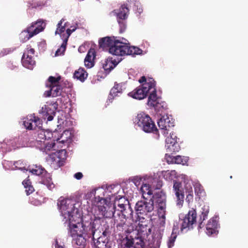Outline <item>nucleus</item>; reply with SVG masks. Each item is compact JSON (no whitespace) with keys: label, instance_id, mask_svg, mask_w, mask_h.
Listing matches in <instances>:
<instances>
[{"label":"nucleus","instance_id":"f257e3e1","mask_svg":"<svg viewBox=\"0 0 248 248\" xmlns=\"http://www.w3.org/2000/svg\"><path fill=\"white\" fill-rule=\"evenodd\" d=\"M139 223L136 233L127 235L122 241L124 248H143L147 246L150 248H158L161 244L162 235L160 232L151 234L152 227L150 225Z\"/></svg>","mask_w":248,"mask_h":248},{"label":"nucleus","instance_id":"f03ea898","mask_svg":"<svg viewBox=\"0 0 248 248\" xmlns=\"http://www.w3.org/2000/svg\"><path fill=\"white\" fill-rule=\"evenodd\" d=\"M99 46L103 50L108 51L110 54L118 56H134L142 52V50L139 47L130 46L117 39L114 36H107L100 39Z\"/></svg>","mask_w":248,"mask_h":248},{"label":"nucleus","instance_id":"7ed1b4c3","mask_svg":"<svg viewBox=\"0 0 248 248\" xmlns=\"http://www.w3.org/2000/svg\"><path fill=\"white\" fill-rule=\"evenodd\" d=\"M111 186L94 188V207L97 214L103 216L106 212L108 202L107 198L110 196L108 193H111Z\"/></svg>","mask_w":248,"mask_h":248},{"label":"nucleus","instance_id":"20e7f679","mask_svg":"<svg viewBox=\"0 0 248 248\" xmlns=\"http://www.w3.org/2000/svg\"><path fill=\"white\" fill-rule=\"evenodd\" d=\"M135 122L146 133H158V130L154 122L148 114L143 112L138 114Z\"/></svg>","mask_w":248,"mask_h":248},{"label":"nucleus","instance_id":"39448f33","mask_svg":"<svg viewBox=\"0 0 248 248\" xmlns=\"http://www.w3.org/2000/svg\"><path fill=\"white\" fill-rule=\"evenodd\" d=\"M138 215V219L139 221V223L144 224L145 221L146 224H148V221L145 220L143 217H140V215H146L147 213H150L154 210V204H153V201L152 199H150L149 202L146 201H138L135 206Z\"/></svg>","mask_w":248,"mask_h":248},{"label":"nucleus","instance_id":"423d86ee","mask_svg":"<svg viewBox=\"0 0 248 248\" xmlns=\"http://www.w3.org/2000/svg\"><path fill=\"white\" fill-rule=\"evenodd\" d=\"M155 86V82L153 78H149L148 82L138 86L128 95L136 99L141 100L145 98L149 91Z\"/></svg>","mask_w":248,"mask_h":248},{"label":"nucleus","instance_id":"0eeeda50","mask_svg":"<svg viewBox=\"0 0 248 248\" xmlns=\"http://www.w3.org/2000/svg\"><path fill=\"white\" fill-rule=\"evenodd\" d=\"M45 27V23L42 20H38L32 23L20 34V38L22 42H25L30 38L43 31Z\"/></svg>","mask_w":248,"mask_h":248},{"label":"nucleus","instance_id":"6e6552de","mask_svg":"<svg viewBox=\"0 0 248 248\" xmlns=\"http://www.w3.org/2000/svg\"><path fill=\"white\" fill-rule=\"evenodd\" d=\"M150 199H153V203L155 202L156 204L159 217L165 220L166 208L165 193L162 191L156 192L152 196Z\"/></svg>","mask_w":248,"mask_h":248},{"label":"nucleus","instance_id":"1a4fd4ad","mask_svg":"<svg viewBox=\"0 0 248 248\" xmlns=\"http://www.w3.org/2000/svg\"><path fill=\"white\" fill-rule=\"evenodd\" d=\"M133 211L132 209L131 206L129 205L127 206L125 208H124V209H122V211H112V208H110V210L108 209V211H107L103 216H105L106 218L113 217L114 220L118 222V218L122 219L124 220H126L127 218H130L133 219Z\"/></svg>","mask_w":248,"mask_h":248},{"label":"nucleus","instance_id":"9d476101","mask_svg":"<svg viewBox=\"0 0 248 248\" xmlns=\"http://www.w3.org/2000/svg\"><path fill=\"white\" fill-rule=\"evenodd\" d=\"M117 219L118 222L115 220V222L117 223L114 230L115 233L121 236L122 238L124 236H126L127 235H131V234L134 235L136 233V231H135L134 227L132 223L128 224L126 223V220L118 218Z\"/></svg>","mask_w":248,"mask_h":248},{"label":"nucleus","instance_id":"9b49d317","mask_svg":"<svg viewBox=\"0 0 248 248\" xmlns=\"http://www.w3.org/2000/svg\"><path fill=\"white\" fill-rule=\"evenodd\" d=\"M196 218L197 213L196 209L192 208L186 215L184 219L182 220L181 231L186 232L188 230L192 229L193 224L196 222Z\"/></svg>","mask_w":248,"mask_h":248},{"label":"nucleus","instance_id":"f8f14e48","mask_svg":"<svg viewBox=\"0 0 248 248\" xmlns=\"http://www.w3.org/2000/svg\"><path fill=\"white\" fill-rule=\"evenodd\" d=\"M161 132L164 135L168 134L170 128L174 126V120L168 115L161 116L157 122Z\"/></svg>","mask_w":248,"mask_h":248},{"label":"nucleus","instance_id":"ddd939ff","mask_svg":"<svg viewBox=\"0 0 248 248\" xmlns=\"http://www.w3.org/2000/svg\"><path fill=\"white\" fill-rule=\"evenodd\" d=\"M63 218L65 222L68 221V225L70 224L83 223L81 214L77 208H75L72 211H69L64 213Z\"/></svg>","mask_w":248,"mask_h":248},{"label":"nucleus","instance_id":"4468645a","mask_svg":"<svg viewBox=\"0 0 248 248\" xmlns=\"http://www.w3.org/2000/svg\"><path fill=\"white\" fill-rule=\"evenodd\" d=\"M68 226V234L72 238L83 235L88 231V227H86L83 223L70 224V225Z\"/></svg>","mask_w":248,"mask_h":248},{"label":"nucleus","instance_id":"2eb2a0df","mask_svg":"<svg viewBox=\"0 0 248 248\" xmlns=\"http://www.w3.org/2000/svg\"><path fill=\"white\" fill-rule=\"evenodd\" d=\"M35 50L33 48H27L25 50L22 57V63L23 65L28 69H32L33 66L35 64L33 56L34 54Z\"/></svg>","mask_w":248,"mask_h":248},{"label":"nucleus","instance_id":"dca6fc26","mask_svg":"<svg viewBox=\"0 0 248 248\" xmlns=\"http://www.w3.org/2000/svg\"><path fill=\"white\" fill-rule=\"evenodd\" d=\"M129 205L128 200L124 197L122 196L119 198L116 197L115 198L113 205H112L111 204L107 202V208L105 211L106 212L107 211H108V209L110 210V208H112V211L115 212L117 211H122V209H124V208H125Z\"/></svg>","mask_w":248,"mask_h":248},{"label":"nucleus","instance_id":"f3484780","mask_svg":"<svg viewBox=\"0 0 248 248\" xmlns=\"http://www.w3.org/2000/svg\"><path fill=\"white\" fill-rule=\"evenodd\" d=\"M177 138L173 132L170 133V135L166 139V147L170 152L176 153L180 150L179 144L177 141Z\"/></svg>","mask_w":248,"mask_h":248},{"label":"nucleus","instance_id":"a211bd4d","mask_svg":"<svg viewBox=\"0 0 248 248\" xmlns=\"http://www.w3.org/2000/svg\"><path fill=\"white\" fill-rule=\"evenodd\" d=\"M125 89V83L115 82L114 86L110 91L107 102L108 101L109 103H111L116 97L120 96Z\"/></svg>","mask_w":248,"mask_h":248},{"label":"nucleus","instance_id":"6ab92c4d","mask_svg":"<svg viewBox=\"0 0 248 248\" xmlns=\"http://www.w3.org/2000/svg\"><path fill=\"white\" fill-rule=\"evenodd\" d=\"M152 89H153V90L152 91L148 97L147 104L149 106L154 107L155 109L159 111V108L160 107L164 108V106L165 105V103L163 102L162 105L161 103H159V99L157 96L156 91L155 87H154V88H152Z\"/></svg>","mask_w":248,"mask_h":248},{"label":"nucleus","instance_id":"aec40b11","mask_svg":"<svg viewBox=\"0 0 248 248\" xmlns=\"http://www.w3.org/2000/svg\"><path fill=\"white\" fill-rule=\"evenodd\" d=\"M59 209L61 210V214L63 217V214L68 211H71L75 209V204L73 202L69 199H64L61 200L58 203Z\"/></svg>","mask_w":248,"mask_h":248},{"label":"nucleus","instance_id":"412c9836","mask_svg":"<svg viewBox=\"0 0 248 248\" xmlns=\"http://www.w3.org/2000/svg\"><path fill=\"white\" fill-rule=\"evenodd\" d=\"M48 88L49 89V90L44 93V95L46 97L52 96L54 97L58 96H64L63 94L64 88L61 85H57V86H52Z\"/></svg>","mask_w":248,"mask_h":248},{"label":"nucleus","instance_id":"4be33fe9","mask_svg":"<svg viewBox=\"0 0 248 248\" xmlns=\"http://www.w3.org/2000/svg\"><path fill=\"white\" fill-rule=\"evenodd\" d=\"M173 188L177 198V204L182 205L184 202V194L182 190L181 183L174 181Z\"/></svg>","mask_w":248,"mask_h":248},{"label":"nucleus","instance_id":"5701e85b","mask_svg":"<svg viewBox=\"0 0 248 248\" xmlns=\"http://www.w3.org/2000/svg\"><path fill=\"white\" fill-rule=\"evenodd\" d=\"M52 134L46 131L40 129L37 132V137L36 138V146L40 145L43 142L49 140L52 136Z\"/></svg>","mask_w":248,"mask_h":248},{"label":"nucleus","instance_id":"b1692460","mask_svg":"<svg viewBox=\"0 0 248 248\" xmlns=\"http://www.w3.org/2000/svg\"><path fill=\"white\" fill-rule=\"evenodd\" d=\"M129 11L127 5L124 4L119 9L115 10L114 12L116 14L117 19L125 20L127 18Z\"/></svg>","mask_w":248,"mask_h":248},{"label":"nucleus","instance_id":"393cba45","mask_svg":"<svg viewBox=\"0 0 248 248\" xmlns=\"http://www.w3.org/2000/svg\"><path fill=\"white\" fill-rule=\"evenodd\" d=\"M217 222L216 218L213 217L211 218L206 225V233L208 235H211L216 233L217 232Z\"/></svg>","mask_w":248,"mask_h":248},{"label":"nucleus","instance_id":"a878e982","mask_svg":"<svg viewBox=\"0 0 248 248\" xmlns=\"http://www.w3.org/2000/svg\"><path fill=\"white\" fill-rule=\"evenodd\" d=\"M40 183L46 185L50 190H51L55 187V185L52 181L51 175L47 172L42 176Z\"/></svg>","mask_w":248,"mask_h":248},{"label":"nucleus","instance_id":"bb28decb","mask_svg":"<svg viewBox=\"0 0 248 248\" xmlns=\"http://www.w3.org/2000/svg\"><path fill=\"white\" fill-rule=\"evenodd\" d=\"M94 234L95 231L98 230L102 226V224L105 223L104 217H106L105 216H102L101 215L97 214L95 210L94 207Z\"/></svg>","mask_w":248,"mask_h":248},{"label":"nucleus","instance_id":"cd10ccee","mask_svg":"<svg viewBox=\"0 0 248 248\" xmlns=\"http://www.w3.org/2000/svg\"><path fill=\"white\" fill-rule=\"evenodd\" d=\"M55 146V143L53 141H48L44 142L40 145L38 144L37 147L43 152L48 154V152L50 151Z\"/></svg>","mask_w":248,"mask_h":248},{"label":"nucleus","instance_id":"c85d7f7f","mask_svg":"<svg viewBox=\"0 0 248 248\" xmlns=\"http://www.w3.org/2000/svg\"><path fill=\"white\" fill-rule=\"evenodd\" d=\"M141 191L142 193L143 198L148 200V198H151L153 196V191L151 189V186L149 184H143L140 188Z\"/></svg>","mask_w":248,"mask_h":248},{"label":"nucleus","instance_id":"c756f323","mask_svg":"<svg viewBox=\"0 0 248 248\" xmlns=\"http://www.w3.org/2000/svg\"><path fill=\"white\" fill-rule=\"evenodd\" d=\"M119 63L115 60H113L112 58H108L106 61L105 63L103 64V68L107 72H109Z\"/></svg>","mask_w":248,"mask_h":248},{"label":"nucleus","instance_id":"7c9ffc66","mask_svg":"<svg viewBox=\"0 0 248 248\" xmlns=\"http://www.w3.org/2000/svg\"><path fill=\"white\" fill-rule=\"evenodd\" d=\"M202 211H201V215L200 216L199 218V225L200 228H202L204 225L202 224L203 221L205 220L209 212V207L208 205H204L202 208Z\"/></svg>","mask_w":248,"mask_h":248},{"label":"nucleus","instance_id":"2f4dec72","mask_svg":"<svg viewBox=\"0 0 248 248\" xmlns=\"http://www.w3.org/2000/svg\"><path fill=\"white\" fill-rule=\"evenodd\" d=\"M72 243L78 246L77 248H84L86 244L85 236L81 235L76 236L73 238Z\"/></svg>","mask_w":248,"mask_h":248},{"label":"nucleus","instance_id":"473e14b6","mask_svg":"<svg viewBox=\"0 0 248 248\" xmlns=\"http://www.w3.org/2000/svg\"><path fill=\"white\" fill-rule=\"evenodd\" d=\"M61 79V76H59L57 77L49 76L46 82V86L47 88L52 87V86L61 85L60 81Z\"/></svg>","mask_w":248,"mask_h":248},{"label":"nucleus","instance_id":"72a5a7b5","mask_svg":"<svg viewBox=\"0 0 248 248\" xmlns=\"http://www.w3.org/2000/svg\"><path fill=\"white\" fill-rule=\"evenodd\" d=\"M88 74L83 68H79L74 74V78L83 82L87 78Z\"/></svg>","mask_w":248,"mask_h":248},{"label":"nucleus","instance_id":"f704fd0d","mask_svg":"<svg viewBox=\"0 0 248 248\" xmlns=\"http://www.w3.org/2000/svg\"><path fill=\"white\" fill-rule=\"evenodd\" d=\"M93 56V48L91 47L88 52V54H87L86 57L84 59L85 65L88 68H91L93 67V58H92Z\"/></svg>","mask_w":248,"mask_h":248},{"label":"nucleus","instance_id":"c9c22d12","mask_svg":"<svg viewBox=\"0 0 248 248\" xmlns=\"http://www.w3.org/2000/svg\"><path fill=\"white\" fill-rule=\"evenodd\" d=\"M22 184L26 189L25 191L27 195L31 194L34 191V187L31 185V182L29 179L24 180L22 182Z\"/></svg>","mask_w":248,"mask_h":248},{"label":"nucleus","instance_id":"e433bc0d","mask_svg":"<svg viewBox=\"0 0 248 248\" xmlns=\"http://www.w3.org/2000/svg\"><path fill=\"white\" fill-rule=\"evenodd\" d=\"M175 226H174L172 233L170 237L169 240L168 242V248H171L174 246V242L177 237L176 232L178 230V228L175 229Z\"/></svg>","mask_w":248,"mask_h":248},{"label":"nucleus","instance_id":"4c0bfd02","mask_svg":"<svg viewBox=\"0 0 248 248\" xmlns=\"http://www.w3.org/2000/svg\"><path fill=\"white\" fill-rule=\"evenodd\" d=\"M77 29H79V27H78L73 28V29H68L66 31V34H63L62 35V38L63 40V42H62V47H64V46L65 45V44H67V41H68L69 36H70L71 33L73 31H74Z\"/></svg>","mask_w":248,"mask_h":248},{"label":"nucleus","instance_id":"58836bf2","mask_svg":"<svg viewBox=\"0 0 248 248\" xmlns=\"http://www.w3.org/2000/svg\"><path fill=\"white\" fill-rule=\"evenodd\" d=\"M30 171L33 174L36 175H42V176L47 171L41 166H35L30 170Z\"/></svg>","mask_w":248,"mask_h":248},{"label":"nucleus","instance_id":"ea45409f","mask_svg":"<svg viewBox=\"0 0 248 248\" xmlns=\"http://www.w3.org/2000/svg\"><path fill=\"white\" fill-rule=\"evenodd\" d=\"M94 247L95 248H106L107 244L104 237H100L98 238L96 242L94 241Z\"/></svg>","mask_w":248,"mask_h":248},{"label":"nucleus","instance_id":"a19ab883","mask_svg":"<svg viewBox=\"0 0 248 248\" xmlns=\"http://www.w3.org/2000/svg\"><path fill=\"white\" fill-rule=\"evenodd\" d=\"M48 109L49 108L47 107L46 106H45V108L42 107L41 112L42 113H45V115L48 116L47 118V120L48 121H51L53 119L54 116L55 115L56 112L54 111H52V113L49 115V113L48 112Z\"/></svg>","mask_w":248,"mask_h":248},{"label":"nucleus","instance_id":"79ce46f5","mask_svg":"<svg viewBox=\"0 0 248 248\" xmlns=\"http://www.w3.org/2000/svg\"><path fill=\"white\" fill-rule=\"evenodd\" d=\"M64 21V19H62L57 24V28L55 31V34H61L65 30L66 23L62 25V22Z\"/></svg>","mask_w":248,"mask_h":248},{"label":"nucleus","instance_id":"37998d69","mask_svg":"<svg viewBox=\"0 0 248 248\" xmlns=\"http://www.w3.org/2000/svg\"><path fill=\"white\" fill-rule=\"evenodd\" d=\"M30 120H32L33 124V128L36 127H41L42 125V121L38 117L35 116L34 115H30Z\"/></svg>","mask_w":248,"mask_h":248},{"label":"nucleus","instance_id":"c03bdc74","mask_svg":"<svg viewBox=\"0 0 248 248\" xmlns=\"http://www.w3.org/2000/svg\"><path fill=\"white\" fill-rule=\"evenodd\" d=\"M30 115H28L26 120L23 122V124L25 127L29 130H31L33 129V124L32 122V120H30Z\"/></svg>","mask_w":248,"mask_h":248},{"label":"nucleus","instance_id":"a18cd8bd","mask_svg":"<svg viewBox=\"0 0 248 248\" xmlns=\"http://www.w3.org/2000/svg\"><path fill=\"white\" fill-rule=\"evenodd\" d=\"M93 189L90 190L85 195V198L86 200H88L87 203L91 205H93Z\"/></svg>","mask_w":248,"mask_h":248},{"label":"nucleus","instance_id":"49530a36","mask_svg":"<svg viewBox=\"0 0 248 248\" xmlns=\"http://www.w3.org/2000/svg\"><path fill=\"white\" fill-rule=\"evenodd\" d=\"M172 163H174L176 164H184V158L181 156L177 155L176 156H173L171 161Z\"/></svg>","mask_w":248,"mask_h":248},{"label":"nucleus","instance_id":"de8ad7c7","mask_svg":"<svg viewBox=\"0 0 248 248\" xmlns=\"http://www.w3.org/2000/svg\"><path fill=\"white\" fill-rule=\"evenodd\" d=\"M195 193L199 197V198L203 197L205 195V192L203 188L196 186L195 187Z\"/></svg>","mask_w":248,"mask_h":248},{"label":"nucleus","instance_id":"09e8293b","mask_svg":"<svg viewBox=\"0 0 248 248\" xmlns=\"http://www.w3.org/2000/svg\"><path fill=\"white\" fill-rule=\"evenodd\" d=\"M14 165H15V168H17V169L21 170L26 169L25 164L21 160H18L15 162Z\"/></svg>","mask_w":248,"mask_h":248},{"label":"nucleus","instance_id":"8fccbe9b","mask_svg":"<svg viewBox=\"0 0 248 248\" xmlns=\"http://www.w3.org/2000/svg\"><path fill=\"white\" fill-rule=\"evenodd\" d=\"M190 189L191 190L188 192V194L186 195V202H187L189 206L193 201V191L191 187Z\"/></svg>","mask_w":248,"mask_h":248},{"label":"nucleus","instance_id":"3c124183","mask_svg":"<svg viewBox=\"0 0 248 248\" xmlns=\"http://www.w3.org/2000/svg\"><path fill=\"white\" fill-rule=\"evenodd\" d=\"M117 20L120 27V32L122 33L125 31L126 29V24L125 20L117 19Z\"/></svg>","mask_w":248,"mask_h":248},{"label":"nucleus","instance_id":"603ef678","mask_svg":"<svg viewBox=\"0 0 248 248\" xmlns=\"http://www.w3.org/2000/svg\"><path fill=\"white\" fill-rule=\"evenodd\" d=\"M67 44H65L64 47H62V44L61 45V47L57 49L55 53V56H59L63 54L66 48Z\"/></svg>","mask_w":248,"mask_h":248},{"label":"nucleus","instance_id":"864d4df0","mask_svg":"<svg viewBox=\"0 0 248 248\" xmlns=\"http://www.w3.org/2000/svg\"><path fill=\"white\" fill-rule=\"evenodd\" d=\"M155 182L156 183L155 185H154L153 186L155 189H160L163 185V182L162 181L158 180V179H156V180H154Z\"/></svg>","mask_w":248,"mask_h":248},{"label":"nucleus","instance_id":"5fc2aeb1","mask_svg":"<svg viewBox=\"0 0 248 248\" xmlns=\"http://www.w3.org/2000/svg\"><path fill=\"white\" fill-rule=\"evenodd\" d=\"M141 180V177H139V176H135L133 179H132V181L136 185H140V181Z\"/></svg>","mask_w":248,"mask_h":248},{"label":"nucleus","instance_id":"6e6d98bb","mask_svg":"<svg viewBox=\"0 0 248 248\" xmlns=\"http://www.w3.org/2000/svg\"><path fill=\"white\" fill-rule=\"evenodd\" d=\"M83 175L80 172H78L74 174V177L77 180H80L82 178Z\"/></svg>","mask_w":248,"mask_h":248},{"label":"nucleus","instance_id":"4d7b16f0","mask_svg":"<svg viewBox=\"0 0 248 248\" xmlns=\"http://www.w3.org/2000/svg\"><path fill=\"white\" fill-rule=\"evenodd\" d=\"M9 52L10 51L8 49H3L1 50V52L0 53V57H2L8 54L9 53Z\"/></svg>","mask_w":248,"mask_h":248},{"label":"nucleus","instance_id":"13d9d810","mask_svg":"<svg viewBox=\"0 0 248 248\" xmlns=\"http://www.w3.org/2000/svg\"><path fill=\"white\" fill-rule=\"evenodd\" d=\"M139 82L140 83H142V84H143V83H147L148 81H147L146 78H145V76H142L139 80Z\"/></svg>","mask_w":248,"mask_h":248},{"label":"nucleus","instance_id":"bf43d9fd","mask_svg":"<svg viewBox=\"0 0 248 248\" xmlns=\"http://www.w3.org/2000/svg\"><path fill=\"white\" fill-rule=\"evenodd\" d=\"M136 4H137V5H136L137 6V12L140 14H141L142 12V8L140 6V7H138V3L137 2H136L135 3V4L136 5Z\"/></svg>","mask_w":248,"mask_h":248},{"label":"nucleus","instance_id":"052dcab7","mask_svg":"<svg viewBox=\"0 0 248 248\" xmlns=\"http://www.w3.org/2000/svg\"><path fill=\"white\" fill-rule=\"evenodd\" d=\"M89 230L91 231V233L93 235V224H92L91 222L90 223ZM91 239L92 240H93V236L92 237Z\"/></svg>","mask_w":248,"mask_h":248},{"label":"nucleus","instance_id":"680f3d73","mask_svg":"<svg viewBox=\"0 0 248 248\" xmlns=\"http://www.w3.org/2000/svg\"><path fill=\"white\" fill-rule=\"evenodd\" d=\"M110 232L109 231V229H106L105 231L103 232V234L106 235V233H108Z\"/></svg>","mask_w":248,"mask_h":248},{"label":"nucleus","instance_id":"e2e57ef3","mask_svg":"<svg viewBox=\"0 0 248 248\" xmlns=\"http://www.w3.org/2000/svg\"><path fill=\"white\" fill-rule=\"evenodd\" d=\"M56 248H64L62 246H60L58 244V242L56 241Z\"/></svg>","mask_w":248,"mask_h":248},{"label":"nucleus","instance_id":"0e129e2a","mask_svg":"<svg viewBox=\"0 0 248 248\" xmlns=\"http://www.w3.org/2000/svg\"><path fill=\"white\" fill-rule=\"evenodd\" d=\"M84 47L82 46H80L79 48H78V51L81 52V49H82L83 48H84Z\"/></svg>","mask_w":248,"mask_h":248},{"label":"nucleus","instance_id":"69168bd1","mask_svg":"<svg viewBox=\"0 0 248 248\" xmlns=\"http://www.w3.org/2000/svg\"><path fill=\"white\" fill-rule=\"evenodd\" d=\"M95 56H96V55H95V52L94 51V56H93L94 60V59H95Z\"/></svg>","mask_w":248,"mask_h":248},{"label":"nucleus","instance_id":"338daca9","mask_svg":"<svg viewBox=\"0 0 248 248\" xmlns=\"http://www.w3.org/2000/svg\"><path fill=\"white\" fill-rule=\"evenodd\" d=\"M134 1H135L136 2V0H133ZM128 2H129V1H131L132 0H127Z\"/></svg>","mask_w":248,"mask_h":248}]
</instances>
